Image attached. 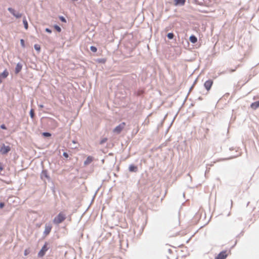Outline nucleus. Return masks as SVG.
<instances>
[{
    "label": "nucleus",
    "instance_id": "nucleus-1",
    "mask_svg": "<svg viewBox=\"0 0 259 259\" xmlns=\"http://www.w3.org/2000/svg\"><path fill=\"white\" fill-rule=\"evenodd\" d=\"M65 219V215L62 212H60L56 217H55L53 220V222L55 224H59L63 222Z\"/></svg>",
    "mask_w": 259,
    "mask_h": 259
},
{
    "label": "nucleus",
    "instance_id": "nucleus-2",
    "mask_svg": "<svg viewBox=\"0 0 259 259\" xmlns=\"http://www.w3.org/2000/svg\"><path fill=\"white\" fill-rule=\"evenodd\" d=\"M48 245L49 243L47 242L45 243L44 246L38 253V256L39 257H42L45 255L46 251L49 249Z\"/></svg>",
    "mask_w": 259,
    "mask_h": 259
},
{
    "label": "nucleus",
    "instance_id": "nucleus-3",
    "mask_svg": "<svg viewBox=\"0 0 259 259\" xmlns=\"http://www.w3.org/2000/svg\"><path fill=\"white\" fill-rule=\"evenodd\" d=\"M125 125V123L123 122L116 126L113 130V132L116 134H120Z\"/></svg>",
    "mask_w": 259,
    "mask_h": 259
},
{
    "label": "nucleus",
    "instance_id": "nucleus-4",
    "mask_svg": "<svg viewBox=\"0 0 259 259\" xmlns=\"http://www.w3.org/2000/svg\"><path fill=\"white\" fill-rule=\"evenodd\" d=\"M11 150V148L9 146H6L4 144H3L2 146L0 149V152L3 155L7 154Z\"/></svg>",
    "mask_w": 259,
    "mask_h": 259
},
{
    "label": "nucleus",
    "instance_id": "nucleus-5",
    "mask_svg": "<svg viewBox=\"0 0 259 259\" xmlns=\"http://www.w3.org/2000/svg\"><path fill=\"white\" fill-rule=\"evenodd\" d=\"M40 177L41 179L43 181H45V179H47L49 181H51V178L49 175L47 169H44L41 171Z\"/></svg>",
    "mask_w": 259,
    "mask_h": 259
},
{
    "label": "nucleus",
    "instance_id": "nucleus-6",
    "mask_svg": "<svg viewBox=\"0 0 259 259\" xmlns=\"http://www.w3.org/2000/svg\"><path fill=\"white\" fill-rule=\"evenodd\" d=\"M8 10L12 15L17 19L20 18L22 16L21 13L16 12V11L12 8H8Z\"/></svg>",
    "mask_w": 259,
    "mask_h": 259
},
{
    "label": "nucleus",
    "instance_id": "nucleus-7",
    "mask_svg": "<svg viewBox=\"0 0 259 259\" xmlns=\"http://www.w3.org/2000/svg\"><path fill=\"white\" fill-rule=\"evenodd\" d=\"M52 226L50 224H46L45 231L43 233V235L45 236L49 235L52 230Z\"/></svg>",
    "mask_w": 259,
    "mask_h": 259
},
{
    "label": "nucleus",
    "instance_id": "nucleus-8",
    "mask_svg": "<svg viewBox=\"0 0 259 259\" xmlns=\"http://www.w3.org/2000/svg\"><path fill=\"white\" fill-rule=\"evenodd\" d=\"M213 82L212 79H208L204 82V87L207 91L210 90L213 84Z\"/></svg>",
    "mask_w": 259,
    "mask_h": 259
},
{
    "label": "nucleus",
    "instance_id": "nucleus-9",
    "mask_svg": "<svg viewBox=\"0 0 259 259\" xmlns=\"http://www.w3.org/2000/svg\"><path fill=\"white\" fill-rule=\"evenodd\" d=\"M227 257L226 251H222L214 258V259H225Z\"/></svg>",
    "mask_w": 259,
    "mask_h": 259
},
{
    "label": "nucleus",
    "instance_id": "nucleus-10",
    "mask_svg": "<svg viewBox=\"0 0 259 259\" xmlns=\"http://www.w3.org/2000/svg\"><path fill=\"white\" fill-rule=\"evenodd\" d=\"M128 170L130 172H137L138 171V168L137 166L132 164L129 165Z\"/></svg>",
    "mask_w": 259,
    "mask_h": 259
},
{
    "label": "nucleus",
    "instance_id": "nucleus-11",
    "mask_svg": "<svg viewBox=\"0 0 259 259\" xmlns=\"http://www.w3.org/2000/svg\"><path fill=\"white\" fill-rule=\"evenodd\" d=\"M175 5L183 6L185 5L186 0H174Z\"/></svg>",
    "mask_w": 259,
    "mask_h": 259
},
{
    "label": "nucleus",
    "instance_id": "nucleus-12",
    "mask_svg": "<svg viewBox=\"0 0 259 259\" xmlns=\"http://www.w3.org/2000/svg\"><path fill=\"white\" fill-rule=\"evenodd\" d=\"M22 68V64L19 62L16 65L15 70V73L16 74L19 73L21 71Z\"/></svg>",
    "mask_w": 259,
    "mask_h": 259
},
{
    "label": "nucleus",
    "instance_id": "nucleus-13",
    "mask_svg": "<svg viewBox=\"0 0 259 259\" xmlns=\"http://www.w3.org/2000/svg\"><path fill=\"white\" fill-rule=\"evenodd\" d=\"M93 160V157L91 156H89L84 161V165H88L91 163Z\"/></svg>",
    "mask_w": 259,
    "mask_h": 259
},
{
    "label": "nucleus",
    "instance_id": "nucleus-14",
    "mask_svg": "<svg viewBox=\"0 0 259 259\" xmlns=\"http://www.w3.org/2000/svg\"><path fill=\"white\" fill-rule=\"evenodd\" d=\"M189 40L192 44H195L197 41V38L194 35H191L189 37Z\"/></svg>",
    "mask_w": 259,
    "mask_h": 259
},
{
    "label": "nucleus",
    "instance_id": "nucleus-15",
    "mask_svg": "<svg viewBox=\"0 0 259 259\" xmlns=\"http://www.w3.org/2000/svg\"><path fill=\"white\" fill-rule=\"evenodd\" d=\"M9 75V72L5 69L2 73L0 74V77L2 78H6Z\"/></svg>",
    "mask_w": 259,
    "mask_h": 259
},
{
    "label": "nucleus",
    "instance_id": "nucleus-16",
    "mask_svg": "<svg viewBox=\"0 0 259 259\" xmlns=\"http://www.w3.org/2000/svg\"><path fill=\"white\" fill-rule=\"evenodd\" d=\"M250 107L253 109H256L259 107V101L251 103Z\"/></svg>",
    "mask_w": 259,
    "mask_h": 259
},
{
    "label": "nucleus",
    "instance_id": "nucleus-17",
    "mask_svg": "<svg viewBox=\"0 0 259 259\" xmlns=\"http://www.w3.org/2000/svg\"><path fill=\"white\" fill-rule=\"evenodd\" d=\"M23 23L24 24V27L25 29L26 30L28 29V24L27 21L25 17H24V18L23 19Z\"/></svg>",
    "mask_w": 259,
    "mask_h": 259
},
{
    "label": "nucleus",
    "instance_id": "nucleus-18",
    "mask_svg": "<svg viewBox=\"0 0 259 259\" xmlns=\"http://www.w3.org/2000/svg\"><path fill=\"white\" fill-rule=\"evenodd\" d=\"M96 62L99 63L104 64L106 62L105 58H98L96 59Z\"/></svg>",
    "mask_w": 259,
    "mask_h": 259
},
{
    "label": "nucleus",
    "instance_id": "nucleus-19",
    "mask_svg": "<svg viewBox=\"0 0 259 259\" xmlns=\"http://www.w3.org/2000/svg\"><path fill=\"white\" fill-rule=\"evenodd\" d=\"M194 3L195 4L200 5V6H203V0H193Z\"/></svg>",
    "mask_w": 259,
    "mask_h": 259
},
{
    "label": "nucleus",
    "instance_id": "nucleus-20",
    "mask_svg": "<svg viewBox=\"0 0 259 259\" xmlns=\"http://www.w3.org/2000/svg\"><path fill=\"white\" fill-rule=\"evenodd\" d=\"M143 93H144V91L143 90H139L135 92V94H136L138 96L142 95Z\"/></svg>",
    "mask_w": 259,
    "mask_h": 259
},
{
    "label": "nucleus",
    "instance_id": "nucleus-21",
    "mask_svg": "<svg viewBox=\"0 0 259 259\" xmlns=\"http://www.w3.org/2000/svg\"><path fill=\"white\" fill-rule=\"evenodd\" d=\"M174 34L172 32H169L167 34V37L169 39H172L174 37Z\"/></svg>",
    "mask_w": 259,
    "mask_h": 259
},
{
    "label": "nucleus",
    "instance_id": "nucleus-22",
    "mask_svg": "<svg viewBox=\"0 0 259 259\" xmlns=\"http://www.w3.org/2000/svg\"><path fill=\"white\" fill-rule=\"evenodd\" d=\"M54 28L58 32H60L61 31L62 29L61 27L57 24L54 25Z\"/></svg>",
    "mask_w": 259,
    "mask_h": 259
},
{
    "label": "nucleus",
    "instance_id": "nucleus-23",
    "mask_svg": "<svg viewBox=\"0 0 259 259\" xmlns=\"http://www.w3.org/2000/svg\"><path fill=\"white\" fill-rule=\"evenodd\" d=\"M34 48L38 52H39L40 51V46L38 44H35L34 45Z\"/></svg>",
    "mask_w": 259,
    "mask_h": 259
},
{
    "label": "nucleus",
    "instance_id": "nucleus-24",
    "mask_svg": "<svg viewBox=\"0 0 259 259\" xmlns=\"http://www.w3.org/2000/svg\"><path fill=\"white\" fill-rule=\"evenodd\" d=\"M29 114L31 118L33 119L35 116V113L34 110L33 109H31L29 111Z\"/></svg>",
    "mask_w": 259,
    "mask_h": 259
},
{
    "label": "nucleus",
    "instance_id": "nucleus-25",
    "mask_svg": "<svg viewBox=\"0 0 259 259\" xmlns=\"http://www.w3.org/2000/svg\"><path fill=\"white\" fill-rule=\"evenodd\" d=\"M42 136L44 137H50L52 136V135L49 132H43L42 133Z\"/></svg>",
    "mask_w": 259,
    "mask_h": 259
},
{
    "label": "nucleus",
    "instance_id": "nucleus-26",
    "mask_svg": "<svg viewBox=\"0 0 259 259\" xmlns=\"http://www.w3.org/2000/svg\"><path fill=\"white\" fill-rule=\"evenodd\" d=\"M59 20L62 22H64V23H66V19H65V18L64 17H63V16H59Z\"/></svg>",
    "mask_w": 259,
    "mask_h": 259
},
{
    "label": "nucleus",
    "instance_id": "nucleus-27",
    "mask_svg": "<svg viewBox=\"0 0 259 259\" xmlns=\"http://www.w3.org/2000/svg\"><path fill=\"white\" fill-rule=\"evenodd\" d=\"M90 50L94 53H96L97 51V48L95 46H92L90 47Z\"/></svg>",
    "mask_w": 259,
    "mask_h": 259
},
{
    "label": "nucleus",
    "instance_id": "nucleus-28",
    "mask_svg": "<svg viewBox=\"0 0 259 259\" xmlns=\"http://www.w3.org/2000/svg\"><path fill=\"white\" fill-rule=\"evenodd\" d=\"M20 45L22 48H24L25 47V41L24 39H20Z\"/></svg>",
    "mask_w": 259,
    "mask_h": 259
},
{
    "label": "nucleus",
    "instance_id": "nucleus-29",
    "mask_svg": "<svg viewBox=\"0 0 259 259\" xmlns=\"http://www.w3.org/2000/svg\"><path fill=\"white\" fill-rule=\"evenodd\" d=\"M45 31L49 33H51L52 32V30L51 29H50L49 28H46L45 29Z\"/></svg>",
    "mask_w": 259,
    "mask_h": 259
},
{
    "label": "nucleus",
    "instance_id": "nucleus-30",
    "mask_svg": "<svg viewBox=\"0 0 259 259\" xmlns=\"http://www.w3.org/2000/svg\"><path fill=\"white\" fill-rule=\"evenodd\" d=\"M52 124L53 125V126H54L55 127L57 126V122L56 120H52Z\"/></svg>",
    "mask_w": 259,
    "mask_h": 259
},
{
    "label": "nucleus",
    "instance_id": "nucleus-31",
    "mask_svg": "<svg viewBox=\"0 0 259 259\" xmlns=\"http://www.w3.org/2000/svg\"><path fill=\"white\" fill-rule=\"evenodd\" d=\"M1 128L3 130H7V127L5 124H2L0 126Z\"/></svg>",
    "mask_w": 259,
    "mask_h": 259
},
{
    "label": "nucleus",
    "instance_id": "nucleus-32",
    "mask_svg": "<svg viewBox=\"0 0 259 259\" xmlns=\"http://www.w3.org/2000/svg\"><path fill=\"white\" fill-rule=\"evenodd\" d=\"M63 156L65 158H68L69 157L68 154L66 152H63Z\"/></svg>",
    "mask_w": 259,
    "mask_h": 259
},
{
    "label": "nucleus",
    "instance_id": "nucleus-33",
    "mask_svg": "<svg viewBox=\"0 0 259 259\" xmlns=\"http://www.w3.org/2000/svg\"><path fill=\"white\" fill-rule=\"evenodd\" d=\"M106 141H107V138H104L101 141L100 144H102L104 143Z\"/></svg>",
    "mask_w": 259,
    "mask_h": 259
},
{
    "label": "nucleus",
    "instance_id": "nucleus-34",
    "mask_svg": "<svg viewBox=\"0 0 259 259\" xmlns=\"http://www.w3.org/2000/svg\"><path fill=\"white\" fill-rule=\"evenodd\" d=\"M5 206V203L4 202H0V208L2 209Z\"/></svg>",
    "mask_w": 259,
    "mask_h": 259
},
{
    "label": "nucleus",
    "instance_id": "nucleus-35",
    "mask_svg": "<svg viewBox=\"0 0 259 259\" xmlns=\"http://www.w3.org/2000/svg\"><path fill=\"white\" fill-rule=\"evenodd\" d=\"M3 169H4L3 166L2 165V164L1 163H0V171L3 170Z\"/></svg>",
    "mask_w": 259,
    "mask_h": 259
},
{
    "label": "nucleus",
    "instance_id": "nucleus-36",
    "mask_svg": "<svg viewBox=\"0 0 259 259\" xmlns=\"http://www.w3.org/2000/svg\"><path fill=\"white\" fill-rule=\"evenodd\" d=\"M167 251H168L169 253H171L172 252V250L171 249H170V248L168 249Z\"/></svg>",
    "mask_w": 259,
    "mask_h": 259
},
{
    "label": "nucleus",
    "instance_id": "nucleus-37",
    "mask_svg": "<svg viewBox=\"0 0 259 259\" xmlns=\"http://www.w3.org/2000/svg\"><path fill=\"white\" fill-rule=\"evenodd\" d=\"M236 70V69H229V72H233L234 71H235Z\"/></svg>",
    "mask_w": 259,
    "mask_h": 259
},
{
    "label": "nucleus",
    "instance_id": "nucleus-38",
    "mask_svg": "<svg viewBox=\"0 0 259 259\" xmlns=\"http://www.w3.org/2000/svg\"><path fill=\"white\" fill-rule=\"evenodd\" d=\"M38 107H39V108H43V107H44V105H42V104H40V105H38Z\"/></svg>",
    "mask_w": 259,
    "mask_h": 259
},
{
    "label": "nucleus",
    "instance_id": "nucleus-39",
    "mask_svg": "<svg viewBox=\"0 0 259 259\" xmlns=\"http://www.w3.org/2000/svg\"><path fill=\"white\" fill-rule=\"evenodd\" d=\"M2 79H3V78H1V77H0V84H1V83L2 82V81H3Z\"/></svg>",
    "mask_w": 259,
    "mask_h": 259
},
{
    "label": "nucleus",
    "instance_id": "nucleus-40",
    "mask_svg": "<svg viewBox=\"0 0 259 259\" xmlns=\"http://www.w3.org/2000/svg\"><path fill=\"white\" fill-rule=\"evenodd\" d=\"M198 100H202V98L201 97H199V98H198Z\"/></svg>",
    "mask_w": 259,
    "mask_h": 259
},
{
    "label": "nucleus",
    "instance_id": "nucleus-41",
    "mask_svg": "<svg viewBox=\"0 0 259 259\" xmlns=\"http://www.w3.org/2000/svg\"><path fill=\"white\" fill-rule=\"evenodd\" d=\"M239 155H240V153H239V154H237V155H235V156H233V157H237V156H238Z\"/></svg>",
    "mask_w": 259,
    "mask_h": 259
},
{
    "label": "nucleus",
    "instance_id": "nucleus-42",
    "mask_svg": "<svg viewBox=\"0 0 259 259\" xmlns=\"http://www.w3.org/2000/svg\"><path fill=\"white\" fill-rule=\"evenodd\" d=\"M24 254L26 255H27V251L26 250H25L24 251Z\"/></svg>",
    "mask_w": 259,
    "mask_h": 259
},
{
    "label": "nucleus",
    "instance_id": "nucleus-43",
    "mask_svg": "<svg viewBox=\"0 0 259 259\" xmlns=\"http://www.w3.org/2000/svg\"><path fill=\"white\" fill-rule=\"evenodd\" d=\"M192 89V87H191V88L190 89V91Z\"/></svg>",
    "mask_w": 259,
    "mask_h": 259
}]
</instances>
